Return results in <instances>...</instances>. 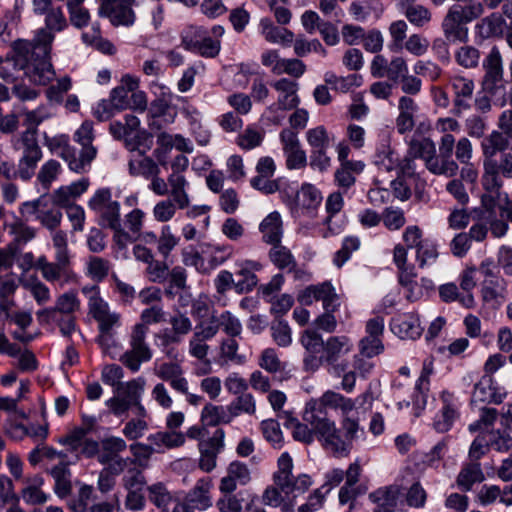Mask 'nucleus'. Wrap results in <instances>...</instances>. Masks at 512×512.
Segmentation results:
<instances>
[{
  "instance_id": "nucleus-1",
  "label": "nucleus",
  "mask_w": 512,
  "mask_h": 512,
  "mask_svg": "<svg viewBox=\"0 0 512 512\" xmlns=\"http://www.w3.org/2000/svg\"><path fill=\"white\" fill-rule=\"evenodd\" d=\"M305 349L303 367L307 372H316L321 366L329 375L340 377L348 369L342 357L353 350V342L346 335L329 336L326 340L314 329H306L300 338Z\"/></svg>"
},
{
  "instance_id": "nucleus-2",
  "label": "nucleus",
  "mask_w": 512,
  "mask_h": 512,
  "mask_svg": "<svg viewBox=\"0 0 512 512\" xmlns=\"http://www.w3.org/2000/svg\"><path fill=\"white\" fill-rule=\"evenodd\" d=\"M352 406L351 398L334 390H326L320 397L312 398L305 404L302 418L313 425L329 445L343 449L344 442L339 438L336 423L328 417L327 410H339L341 415H346L352 412Z\"/></svg>"
},
{
  "instance_id": "nucleus-3",
  "label": "nucleus",
  "mask_w": 512,
  "mask_h": 512,
  "mask_svg": "<svg viewBox=\"0 0 512 512\" xmlns=\"http://www.w3.org/2000/svg\"><path fill=\"white\" fill-rule=\"evenodd\" d=\"M53 40L54 34L38 29L31 41L17 40L13 44L14 52L22 58L20 69L26 68V74L35 84L47 85L55 77V71L49 61Z\"/></svg>"
},
{
  "instance_id": "nucleus-4",
  "label": "nucleus",
  "mask_w": 512,
  "mask_h": 512,
  "mask_svg": "<svg viewBox=\"0 0 512 512\" xmlns=\"http://www.w3.org/2000/svg\"><path fill=\"white\" fill-rule=\"evenodd\" d=\"M88 207L99 216V223L113 231V243L120 249L127 248L131 237L125 232L120 214V203L112 200L109 188L98 189L88 201Z\"/></svg>"
},
{
  "instance_id": "nucleus-5",
  "label": "nucleus",
  "mask_w": 512,
  "mask_h": 512,
  "mask_svg": "<svg viewBox=\"0 0 512 512\" xmlns=\"http://www.w3.org/2000/svg\"><path fill=\"white\" fill-rule=\"evenodd\" d=\"M271 87L277 92V99L265 108L264 115L270 123L280 125L285 118V112L300 104L299 84L289 78H280L273 81Z\"/></svg>"
},
{
  "instance_id": "nucleus-6",
  "label": "nucleus",
  "mask_w": 512,
  "mask_h": 512,
  "mask_svg": "<svg viewBox=\"0 0 512 512\" xmlns=\"http://www.w3.org/2000/svg\"><path fill=\"white\" fill-rule=\"evenodd\" d=\"M12 147L21 152L17 165L18 178L23 181L30 180L36 171L37 165L42 159V150L34 129L25 130L11 141Z\"/></svg>"
},
{
  "instance_id": "nucleus-7",
  "label": "nucleus",
  "mask_w": 512,
  "mask_h": 512,
  "mask_svg": "<svg viewBox=\"0 0 512 512\" xmlns=\"http://www.w3.org/2000/svg\"><path fill=\"white\" fill-rule=\"evenodd\" d=\"M484 76L482 79V90L500 97L495 100V105L504 107L506 105L505 87L502 84L503 79V61L502 56L497 47H493L489 54L483 60Z\"/></svg>"
},
{
  "instance_id": "nucleus-8",
  "label": "nucleus",
  "mask_w": 512,
  "mask_h": 512,
  "mask_svg": "<svg viewBox=\"0 0 512 512\" xmlns=\"http://www.w3.org/2000/svg\"><path fill=\"white\" fill-rule=\"evenodd\" d=\"M93 295L89 298V310L93 318L98 322L100 335L98 343L102 347L109 345L113 338V329L119 327L121 316L115 311H111L107 302L98 294L97 288L91 289Z\"/></svg>"
},
{
  "instance_id": "nucleus-9",
  "label": "nucleus",
  "mask_w": 512,
  "mask_h": 512,
  "mask_svg": "<svg viewBox=\"0 0 512 512\" xmlns=\"http://www.w3.org/2000/svg\"><path fill=\"white\" fill-rule=\"evenodd\" d=\"M278 470L274 473L273 480L276 486L287 496L296 497L306 492L312 485V479L308 474H292L293 460L288 453H282L277 462Z\"/></svg>"
},
{
  "instance_id": "nucleus-10",
  "label": "nucleus",
  "mask_w": 512,
  "mask_h": 512,
  "mask_svg": "<svg viewBox=\"0 0 512 512\" xmlns=\"http://www.w3.org/2000/svg\"><path fill=\"white\" fill-rule=\"evenodd\" d=\"M323 196L321 191L311 183H303L289 203L292 218L302 222L303 219L317 217Z\"/></svg>"
},
{
  "instance_id": "nucleus-11",
  "label": "nucleus",
  "mask_w": 512,
  "mask_h": 512,
  "mask_svg": "<svg viewBox=\"0 0 512 512\" xmlns=\"http://www.w3.org/2000/svg\"><path fill=\"white\" fill-rule=\"evenodd\" d=\"M147 332L142 325H134L129 338L130 349L120 358V361L132 372L139 371L141 364L152 359L153 353L146 342Z\"/></svg>"
},
{
  "instance_id": "nucleus-12",
  "label": "nucleus",
  "mask_w": 512,
  "mask_h": 512,
  "mask_svg": "<svg viewBox=\"0 0 512 512\" xmlns=\"http://www.w3.org/2000/svg\"><path fill=\"white\" fill-rule=\"evenodd\" d=\"M21 213L26 217H35L51 231H55L62 220V212L51 203L48 195H42L36 200L23 203Z\"/></svg>"
},
{
  "instance_id": "nucleus-13",
  "label": "nucleus",
  "mask_w": 512,
  "mask_h": 512,
  "mask_svg": "<svg viewBox=\"0 0 512 512\" xmlns=\"http://www.w3.org/2000/svg\"><path fill=\"white\" fill-rule=\"evenodd\" d=\"M512 175V153H504L499 161L483 159V174L481 183L486 192L498 194L503 183L501 176L511 179Z\"/></svg>"
},
{
  "instance_id": "nucleus-14",
  "label": "nucleus",
  "mask_w": 512,
  "mask_h": 512,
  "mask_svg": "<svg viewBox=\"0 0 512 512\" xmlns=\"http://www.w3.org/2000/svg\"><path fill=\"white\" fill-rule=\"evenodd\" d=\"M136 0H99L98 15L115 26L131 27L136 21L133 10Z\"/></svg>"
},
{
  "instance_id": "nucleus-15",
  "label": "nucleus",
  "mask_w": 512,
  "mask_h": 512,
  "mask_svg": "<svg viewBox=\"0 0 512 512\" xmlns=\"http://www.w3.org/2000/svg\"><path fill=\"white\" fill-rule=\"evenodd\" d=\"M74 140L82 146V149L78 160L70 164V170L76 173H85L90 169L91 163L97 155V149L92 145L94 140L92 122L84 121L76 130Z\"/></svg>"
},
{
  "instance_id": "nucleus-16",
  "label": "nucleus",
  "mask_w": 512,
  "mask_h": 512,
  "mask_svg": "<svg viewBox=\"0 0 512 512\" xmlns=\"http://www.w3.org/2000/svg\"><path fill=\"white\" fill-rule=\"evenodd\" d=\"M374 164L379 170L395 172L402 176H415V163L409 157H401L400 154L390 146H383L377 150L374 156Z\"/></svg>"
},
{
  "instance_id": "nucleus-17",
  "label": "nucleus",
  "mask_w": 512,
  "mask_h": 512,
  "mask_svg": "<svg viewBox=\"0 0 512 512\" xmlns=\"http://www.w3.org/2000/svg\"><path fill=\"white\" fill-rule=\"evenodd\" d=\"M298 301L303 305H311L321 301L325 311H337L340 307V298L330 282H323L306 287L298 295Z\"/></svg>"
},
{
  "instance_id": "nucleus-18",
  "label": "nucleus",
  "mask_w": 512,
  "mask_h": 512,
  "mask_svg": "<svg viewBox=\"0 0 512 512\" xmlns=\"http://www.w3.org/2000/svg\"><path fill=\"white\" fill-rule=\"evenodd\" d=\"M182 45L186 50L206 58L216 57L221 49L220 39H213L202 28H195L191 35L183 36Z\"/></svg>"
},
{
  "instance_id": "nucleus-19",
  "label": "nucleus",
  "mask_w": 512,
  "mask_h": 512,
  "mask_svg": "<svg viewBox=\"0 0 512 512\" xmlns=\"http://www.w3.org/2000/svg\"><path fill=\"white\" fill-rule=\"evenodd\" d=\"M225 432L216 429L212 436L198 443L200 453L199 468L204 472H211L217 465V456L224 448Z\"/></svg>"
},
{
  "instance_id": "nucleus-20",
  "label": "nucleus",
  "mask_w": 512,
  "mask_h": 512,
  "mask_svg": "<svg viewBox=\"0 0 512 512\" xmlns=\"http://www.w3.org/2000/svg\"><path fill=\"white\" fill-rule=\"evenodd\" d=\"M408 156L412 160L420 158L424 161L426 169L437 176H441L436 146L430 138L415 139L410 142Z\"/></svg>"
},
{
  "instance_id": "nucleus-21",
  "label": "nucleus",
  "mask_w": 512,
  "mask_h": 512,
  "mask_svg": "<svg viewBox=\"0 0 512 512\" xmlns=\"http://www.w3.org/2000/svg\"><path fill=\"white\" fill-rule=\"evenodd\" d=\"M155 376L168 382L170 387L178 393H186L188 380L184 377V371L178 361L170 360L155 364L153 368Z\"/></svg>"
},
{
  "instance_id": "nucleus-22",
  "label": "nucleus",
  "mask_w": 512,
  "mask_h": 512,
  "mask_svg": "<svg viewBox=\"0 0 512 512\" xmlns=\"http://www.w3.org/2000/svg\"><path fill=\"white\" fill-rule=\"evenodd\" d=\"M442 407L440 413L434 419V428L438 432H447L459 416L460 402L458 398L448 391L440 394Z\"/></svg>"
},
{
  "instance_id": "nucleus-23",
  "label": "nucleus",
  "mask_w": 512,
  "mask_h": 512,
  "mask_svg": "<svg viewBox=\"0 0 512 512\" xmlns=\"http://www.w3.org/2000/svg\"><path fill=\"white\" fill-rule=\"evenodd\" d=\"M251 481L249 467L240 461H232L227 469L226 475L221 478L219 490L221 493H233L237 486H245Z\"/></svg>"
},
{
  "instance_id": "nucleus-24",
  "label": "nucleus",
  "mask_w": 512,
  "mask_h": 512,
  "mask_svg": "<svg viewBox=\"0 0 512 512\" xmlns=\"http://www.w3.org/2000/svg\"><path fill=\"white\" fill-rule=\"evenodd\" d=\"M450 84L454 94V114L459 116L470 108V100L475 88L474 82L470 78L456 75L450 79Z\"/></svg>"
},
{
  "instance_id": "nucleus-25",
  "label": "nucleus",
  "mask_w": 512,
  "mask_h": 512,
  "mask_svg": "<svg viewBox=\"0 0 512 512\" xmlns=\"http://www.w3.org/2000/svg\"><path fill=\"white\" fill-rule=\"evenodd\" d=\"M391 330L400 339L415 340L422 335L423 328L416 313H401L391 321Z\"/></svg>"
},
{
  "instance_id": "nucleus-26",
  "label": "nucleus",
  "mask_w": 512,
  "mask_h": 512,
  "mask_svg": "<svg viewBox=\"0 0 512 512\" xmlns=\"http://www.w3.org/2000/svg\"><path fill=\"white\" fill-rule=\"evenodd\" d=\"M456 143L455 137L452 134L442 135L439 140V154H437V158L441 176L455 177L459 171L458 163L452 159Z\"/></svg>"
},
{
  "instance_id": "nucleus-27",
  "label": "nucleus",
  "mask_w": 512,
  "mask_h": 512,
  "mask_svg": "<svg viewBox=\"0 0 512 512\" xmlns=\"http://www.w3.org/2000/svg\"><path fill=\"white\" fill-rule=\"evenodd\" d=\"M480 147L484 160L498 161L495 158L498 153L502 155L508 149L512 150V137L499 130H493L483 138Z\"/></svg>"
},
{
  "instance_id": "nucleus-28",
  "label": "nucleus",
  "mask_w": 512,
  "mask_h": 512,
  "mask_svg": "<svg viewBox=\"0 0 512 512\" xmlns=\"http://www.w3.org/2000/svg\"><path fill=\"white\" fill-rule=\"evenodd\" d=\"M509 295L507 281L503 277L494 280H482L481 298L493 308L500 307Z\"/></svg>"
},
{
  "instance_id": "nucleus-29",
  "label": "nucleus",
  "mask_w": 512,
  "mask_h": 512,
  "mask_svg": "<svg viewBox=\"0 0 512 512\" xmlns=\"http://www.w3.org/2000/svg\"><path fill=\"white\" fill-rule=\"evenodd\" d=\"M504 397L505 392L497 385L493 377L484 375L474 386L472 401L499 404Z\"/></svg>"
},
{
  "instance_id": "nucleus-30",
  "label": "nucleus",
  "mask_w": 512,
  "mask_h": 512,
  "mask_svg": "<svg viewBox=\"0 0 512 512\" xmlns=\"http://www.w3.org/2000/svg\"><path fill=\"white\" fill-rule=\"evenodd\" d=\"M258 27L260 34L269 43L290 46L294 40L291 30L276 26L268 17L261 18Z\"/></svg>"
},
{
  "instance_id": "nucleus-31",
  "label": "nucleus",
  "mask_w": 512,
  "mask_h": 512,
  "mask_svg": "<svg viewBox=\"0 0 512 512\" xmlns=\"http://www.w3.org/2000/svg\"><path fill=\"white\" fill-rule=\"evenodd\" d=\"M212 480L209 477L200 478L187 494V501L199 511H206L212 507L211 490Z\"/></svg>"
},
{
  "instance_id": "nucleus-32",
  "label": "nucleus",
  "mask_w": 512,
  "mask_h": 512,
  "mask_svg": "<svg viewBox=\"0 0 512 512\" xmlns=\"http://www.w3.org/2000/svg\"><path fill=\"white\" fill-rule=\"evenodd\" d=\"M262 241L269 245L281 243L283 236V222L278 211L269 213L259 224Z\"/></svg>"
},
{
  "instance_id": "nucleus-33",
  "label": "nucleus",
  "mask_w": 512,
  "mask_h": 512,
  "mask_svg": "<svg viewBox=\"0 0 512 512\" xmlns=\"http://www.w3.org/2000/svg\"><path fill=\"white\" fill-rule=\"evenodd\" d=\"M239 268L236 273L237 281L235 289L240 292H249L257 285L255 271L261 268V265L253 260H243L237 263Z\"/></svg>"
},
{
  "instance_id": "nucleus-34",
  "label": "nucleus",
  "mask_w": 512,
  "mask_h": 512,
  "mask_svg": "<svg viewBox=\"0 0 512 512\" xmlns=\"http://www.w3.org/2000/svg\"><path fill=\"white\" fill-rule=\"evenodd\" d=\"M169 194L173 203L178 209L183 210L190 206L191 200L188 194L189 182L184 175L169 174L168 176Z\"/></svg>"
},
{
  "instance_id": "nucleus-35",
  "label": "nucleus",
  "mask_w": 512,
  "mask_h": 512,
  "mask_svg": "<svg viewBox=\"0 0 512 512\" xmlns=\"http://www.w3.org/2000/svg\"><path fill=\"white\" fill-rule=\"evenodd\" d=\"M485 480V475L482 471L479 462L464 463L456 477L457 487L463 491H471L474 484L481 483Z\"/></svg>"
},
{
  "instance_id": "nucleus-36",
  "label": "nucleus",
  "mask_w": 512,
  "mask_h": 512,
  "mask_svg": "<svg viewBox=\"0 0 512 512\" xmlns=\"http://www.w3.org/2000/svg\"><path fill=\"white\" fill-rule=\"evenodd\" d=\"M292 435L293 438L296 441L303 442L305 444H310L314 441L315 436L318 438V440L321 442L324 449H326L329 452H342L347 449V446L343 444V449L339 447V449L335 448L332 445H329L328 442H326V439L321 436V434L316 430V428L313 425H310L306 421L304 423L298 422L292 429Z\"/></svg>"
},
{
  "instance_id": "nucleus-37",
  "label": "nucleus",
  "mask_w": 512,
  "mask_h": 512,
  "mask_svg": "<svg viewBox=\"0 0 512 512\" xmlns=\"http://www.w3.org/2000/svg\"><path fill=\"white\" fill-rule=\"evenodd\" d=\"M182 341L183 340L170 331L169 328L161 329L154 334L155 345L169 360L179 361L180 351L176 346Z\"/></svg>"
},
{
  "instance_id": "nucleus-38",
  "label": "nucleus",
  "mask_w": 512,
  "mask_h": 512,
  "mask_svg": "<svg viewBox=\"0 0 512 512\" xmlns=\"http://www.w3.org/2000/svg\"><path fill=\"white\" fill-rule=\"evenodd\" d=\"M404 10L407 20L415 27L421 28L428 25L432 20L431 11L421 4H415L414 0H397Z\"/></svg>"
},
{
  "instance_id": "nucleus-39",
  "label": "nucleus",
  "mask_w": 512,
  "mask_h": 512,
  "mask_svg": "<svg viewBox=\"0 0 512 512\" xmlns=\"http://www.w3.org/2000/svg\"><path fill=\"white\" fill-rule=\"evenodd\" d=\"M45 145L51 153L61 157L67 162L68 167L73 161H77L75 148L69 143V137L65 134H59L53 137H45Z\"/></svg>"
},
{
  "instance_id": "nucleus-40",
  "label": "nucleus",
  "mask_w": 512,
  "mask_h": 512,
  "mask_svg": "<svg viewBox=\"0 0 512 512\" xmlns=\"http://www.w3.org/2000/svg\"><path fill=\"white\" fill-rule=\"evenodd\" d=\"M463 25L458 16L449 8L442 20L441 28L448 41L465 42L468 37V30Z\"/></svg>"
},
{
  "instance_id": "nucleus-41",
  "label": "nucleus",
  "mask_w": 512,
  "mask_h": 512,
  "mask_svg": "<svg viewBox=\"0 0 512 512\" xmlns=\"http://www.w3.org/2000/svg\"><path fill=\"white\" fill-rule=\"evenodd\" d=\"M399 115L396 119V127L400 134L411 131L414 127V115L417 111V104L408 97L402 96L398 103Z\"/></svg>"
},
{
  "instance_id": "nucleus-42",
  "label": "nucleus",
  "mask_w": 512,
  "mask_h": 512,
  "mask_svg": "<svg viewBox=\"0 0 512 512\" xmlns=\"http://www.w3.org/2000/svg\"><path fill=\"white\" fill-rule=\"evenodd\" d=\"M147 440L151 443L156 453H162L166 449L180 447L185 443V436L180 432H157L150 434Z\"/></svg>"
},
{
  "instance_id": "nucleus-43",
  "label": "nucleus",
  "mask_w": 512,
  "mask_h": 512,
  "mask_svg": "<svg viewBox=\"0 0 512 512\" xmlns=\"http://www.w3.org/2000/svg\"><path fill=\"white\" fill-rule=\"evenodd\" d=\"M149 89L155 96V99L151 103V111H153L156 115L164 114L172 101V91L168 86L157 80L150 83Z\"/></svg>"
},
{
  "instance_id": "nucleus-44",
  "label": "nucleus",
  "mask_w": 512,
  "mask_h": 512,
  "mask_svg": "<svg viewBox=\"0 0 512 512\" xmlns=\"http://www.w3.org/2000/svg\"><path fill=\"white\" fill-rule=\"evenodd\" d=\"M230 406L207 404L201 412V420L207 426H216L220 423H230L233 420Z\"/></svg>"
},
{
  "instance_id": "nucleus-45",
  "label": "nucleus",
  "mask_w": 512,
  "mask_h": 512,
  "mask_svg": "<svg viewBox=\"0 0 512 512\" xmlns=\"http://www.w3.org/2000/svg\"><path fill=\"white\" fill-rule=\"evenodd\" d=\"M127 444L124 439L117 436H109L100 441L99 460L100 464H107L120 453L125 451Z\"/></svg>"
},
{
  "instance_id": "nucleus-46",
  "label": "nucleus",
  "mask_w": 512,
  "mask_h": 512,
  "mask_svg": "<svg viewBox=\"0 0 512 512\" xmlns=\"http://www.w3.org/2000/svg\"><path fill=\"white\" fill-rule=\"evenodd\" d=\"M128 168L130 175L145 179H150L157 171H160L159 165L152 158L142 154L130 159Z\"/></svg>"
},
{
  "instance_id": "nucleus-47",
  "label": "nucleus",
  "mask_w": 512,
  "mask_h": 512,
  "mask_svg": "<svg viewBox=\"0 0 512 512\" xmlns=\"http://www.w3.org/2000/svg\"><path fill=\"white\" fill-rule=\"evenodd\" d=\"M341 426L344 430L342 435L338 428V435L342 442L347 446V449L342 452H332L335 456L343 457L347 456L351 450L353 440L358 438V432L360 430L359 421L356 418H352L349 414L342 415Z\"/></svg>"
},
{
  "instance_id": "nucleus-48",
  "label": "nucleus",
  "mask_w": 512,
  "mask_h": 512,
  "mask_svg": "<svg viewBox=\"0 0 512 512\" xmlns=\"http://www.w3.org/2000/svg\"><path fill=\"white\" fill-rule=\"evenodd\" d=\"M146 381L143 377L132 379L128 382L118 384L115 393L120 394L131 406L138 404L144 392Z\"/></svg>"
},
{
  "instance_id": "nucleus-49",
  "label": "nucleus",
  "mask_w": 512,
  "mask_h": 512,
  "mask_svg": "<svg viewBox=\"0 0 512 512\" xmlns=\"http://www.w3.org/2000/svg\"><path fill=\"white\" fill-rule=\"evenodd\" d=\"M68 465L69 462L65 464L58 463L50 470V474L55 481L54 491L61 498L66 497L71 491V473Z\"/></svg>"
},
{
  "instance_id": "nucleus-50",
  "label": "nucleus",
  "mask_w": 512,
  "mask_h": 512,
  "mask_svg": "<svg viewBox=\"0 0 512 512\" xmlns=\"http://www.w3.org/2000/svg\"><path fill=\"white\" fill-rule=\"evenodd\" d=\"M324 81L332 89L346 93L353 87H359L362 84V77L358 74L338 76L332 71H327L324 74Z\"/></svg>"
},
{
  "instance_id": "nucleus-51",
  "label": "nucleus",
  "mask_w": 512,
  "mask_h": 512,
  "mask_svg": "<svg viewBox=\"0 0 512 512\" xmlns=\"http://www.w3.org/2000/svg\"><path fill=\"white\" fill-rule=\"evenodd\" d=\"M179 242L180 237L173 232L170 225L161 226L156 244L158 254L166 260Z\"/></svg>"
},
{
  "instance_id": "nucleus-52",
  "label": "nucleus",
  "mask_w": 512,
  "mask_h": 512,
  "mask_svg": "<svg viewBox=\"0 0 512 512\" xmlns=\"http://www.w3.org/2000/svg\"><path fill=\"white\" fill-rule=\"evenodd\" d=\"M417 274L414 269L404 270L398 274V282L405 291L407 300L414 302L419 300L422 296V288L416 280Z\"/></svg>"
},
{
  "instance_id": "nucleus-53",
  "label": "nucleus",
  "mask_w": 512,
  "mask_h": 512,
  "mask_svg": "<svg viewBox=\"0 0 512 512\" xmlns=\"http://www.w3.org/2000/svg\"><path fill=\"white\" fill-rule=\"evenodd\" d=\"M344 206V199L341 192L336 191L328 195L325 202V209L327 213V217L325 218L324 224L327 226V232L324 234V237H327L329 234H338L340 232L339 229H334L331 225L332 217L338 214Z\"/></svg>"
},
{
  "instance_id": "nucleus-54",
  "label": "nucleus",
  "mask_w": 512,
  "mask_h": 512,
  "mask_svg": "<svg viewBox=\"0 0 512 512\" xmlns=\"http://www.w3.org/2000/svg\"><path fill=\"white\" fill-rule=\"evenodd\" d=\"M202 254L208 255V263L211 269L222 265L233 255V247L230 245L206 244L202 247Z\"/></svg>"
},
{
  "instance_id": "nucleus-55",
  "label": "nucleus",
  "mask_w": 512,
  "mask_h": 512,
  "mask_svg": "<svg viewBox=\"0 0 512 512\" xmlns=\"http://www.w3.org/2000/svg\"><path fill=\"white\" fill-rule=\"evenodd\" d=\"M402 241L409 249L415 250V255L420 252L423 247L432 241L425 238L423 230L417 225H410L405 228L402 233Z\"/></svg>"
},
{
  "instance_id": "nucleus-56",
  "label": "nucleus",
  "mask_w": 512,
  "mask_h": 512,
  "mask_svg": "<svg viewBox=\"0 0 512 512\" xmlns=\"http://www.w3.org/2000/svg\"><path fill=\"white\" fill-rule=\"evenodd\" d=\"M18 111L24 117L23 125L27 126L26 130L34 129L36 133L37 127L52 116L49 108L45 105H40L34 110L18 108Z\"/></svg>"
},
{
  "instance_id": "nucleus-57",
  "label": "nucleus",
  "mask_w": 512,
  "mask_h": 512,
  "mask_svg": "<svg viewBox=\"0 0 512 512\" xmlns=\"http://www.w3.org/2000/svg\"><path fill=\"white\" fill-rule=\"evenodd\" d=\"M399 490L397 487H381L370 493L369 499L377 505L387 509H394L397 504Z\"/></svg>"
},
{
  "instance_id": "nucleus-58",
  "label": "nucleus",
  "mask_w": 512,
  "mask_h": 512,
  "mask_svg": "<svg viewBox=\"0 0 512 512\" xmlns=\"http://www.w3.org/2000/svg\"><path fill=\"white\" fill-rule=\"evenodd\" d=\"M334 136L323 125L310 128L306 132V141L311 149L329 148Z\"/></svg>"
},
{
  "instance_id": "nucleus-59",
  "label": "nucleus",
  "mask_w": 512,
  "mask_h": 512,
  "mask_svg": "<svg viewBox=\"0 0 512 512\" xmlns=\"http://www.w3.org/2000/svg\"><path fill=\"white\" fill-rule=\"evenodd\" d=\"M54 308L57 313L64 316H73L80 310V300L75 291H68L59 295L55 301Z\"/></svg>"
},
{
  "instance_id": "nucleus-60",
  "label": "nucleus",
  "mask_w": 512,
  "mask_h": 512,
  "mask_svg": "<svg viewBox=\"0 0 512 512\" xmlns=\"http://www.w3.org/2000/svg\"><path fill=\"white\" fill-rule=\"evenodd\" d=\"M463 24L472 22L484 13V6L481 2L474 1L467 5L455 4L450 7Z\"/></svg>"
},
{
  "instance_id": "nucleus-61",
  "label": "nucleus",
  "mask_w": 512,
  "mask_h": 512,
  "mask_svg": "<svg viewBox=\"0 0 512 512\" xmlns=\"http://www.w3.org/2000/svg\"><path fill=\"white\" fill-rule=\"evenodd\" d=\"M264 135L262 130L248 126L237 136L236 144L243 150H252L262 144Z\"/></svg>"
},
{
  "instance_id": "nucleus-62",
  "label": "nucleus",
  "mask_w": 512,
  "mask_h": 512,
  "mask_svg": "<svg viewBox=\"0 0 512 512\" xmlns=\"http://www.w3.org/2000/svg\"><path fill=\"white\" fill-rule=\"evenodd\" d=\"M229 406L233 418L241 414L254 415L256 412L255 398L252 394L247 392L238 395Z\"/></svg>"
},
{
  "instance_id": "nucleus-63",
  "label": "nucleus",
  "mask_w": 512,
  "mask_h": 512,
  "mask_svg": "<svg viewBox=\"0 0 512 512\" xmlns=\"http://www.w3.org/2000/svg\"><path fill=\"white\" fill-rule=\"evenodd\" d=\"M43 484L42 477H35L31 484L25 487L22 490V498L23 500L31 505H39L44 504L49 496L41 490V485Z\"/></svg>"
},
{
  "instance_id": "nucleus-64",
  "label": "nucleus",
  "mask_w": 512,
  "mask_h": 512,
  "mask_svg": "<svg viewBox=\"0 0 512 512\" xmlns=\"http://www.w3.org/2000/svg\"><path fill=\"white\" fill-rule=\"evenodd\" d=\"M110 271V262L107 259L90 256L86 262L87 275L96 282H101Z\"/></svg>"
}]
</instances>
